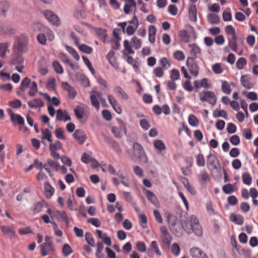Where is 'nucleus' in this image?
I'll return each instance as SVG.
<instances>
[{
	"instance_id": "f257e3e1",
	"label": "nucleus",
	"mask_w": 258,
	"mask_h": 258,
	"mask_svg": "<svg viewBox=\"0 0 258 258\" xmlns=\"http://www.w3.org/2000/svg\"><path fill=\"white\" fill-rule=\"evenodd\" d=\"M167 222L170 231L177 236L182 235L183 229L188 234L194 232L197 236L202 235V228L195 215L191 216L187 223L181 224L175 216L169 215L167 217Z\"/></svg>"
},
{
	"instance_id": "f03ea898",
	"label": "nucleus",
	"mask_w": 258,
	"mask_h": 258,
	"mask_svg": "<svg viewBox=\"0 0 258 258\" xmlns=\"http://www.w3.org/2000/svg\"><path fill=\"white\" fill-rule=\"evenodd\" d=\"M28 44L27 38L25 36H21L17 39L14 45V52L18 56L27 51Z\"/></svg>"
},
{
	"instance_id": "7ed1b4c3",
	"label": "nucleus",
	"mask_w": 258,
	"mask_h": 258,
	"mask_svg": "<svg viewBox=\"0 0 258 258\" xmlns=\"http://www.w3.org/2000/svg\"><path fill=\"white\" fill-rule=\"evenodd\" d=\"M133 154L141 163H147L148 158L142 146L138 143L133 144Z\"/></svg>"
},
{
	"instance_id": "20e7f679",
	"label": "nucleus",
	"mask_w": 258,
	"mask_h": 258,
	"mask_svg": "<svg viewBox=\"0 0 258 258\" xmlns=\"http://www.w3.org/2000/svg\"><path fill=\"white\" fill-rule=\"evenodd\" d=\"M90 100L91 104L97 110L100 108V102L102 105L106 103L105 98L102 97V94L101 92L97 91H92L91 93Z\"/></svg>"
},
{
	"instance_id": "39448f33",
	"label": "nucleus",
	"mask_w": 258,
	"mask_h": 258,
	"mask_svg": "<svg viewBox=\"0 0 258 258\" xmlns=\"http://www.w3.org/2000/svg\"><path fill=\"white\" fill-rule=\"evenodd\" d=\"M200 100L203 102H207L209 104L214 105L217 101V97L212 91H203L199 94Z\"/></svg>"
},
{
	"instance_id": "423d86ee",
	"label": "nucleus",
	"mask_w": 258,
	"mask_h": 258,
	"mask_svg": "<svg viewBox=\"0 0 258 258\" xmlns=\"http://www.w3.org/2000/svg\"><path fill=\"white\" fill-rule=\"evenodd\" d=\"M160 230L161 232L160 238L162 242V246L163 248H169L172 240L167 228L164 226H162Z\"/></svg>"
},
{
	"instance_id": "0eeeda50",
	"label": "nucleus",
	"mask_w": 258,
	"mask_h": 258,
	"mask_svg": "<svg viewBox=\"0 0 258 258\" xmlns=\"http://www.w3.org/2000/svg\"><path fill=\"white\" fill-rule=\"evenodd\" d=\"M117 121L119 126L112 127L111 132L116 138H120L122 137V133L123 132L126 133V127L123 122L120 119H117Z\"/></svg>"
},
{
	"instance_id": "6e6552de",
	"label": "nucleus",
	"mask_w": 258,
	"mask_h": 258,
	"mask_svg": "<svg viewBox=\"0 0 258 258\" xmlns=\"http://www.w3.org/2000/svg\"><path fill=\"white\" fill-rule=\"evenodd\" d=\"M186 63L190 73L194 76H197L199 74V68L196 59L192 58H187Z\"/></svg>"
},
{
	"instance_id": "1a4fd4ad",
	"label": "nucleus",
	"mask_w": 258,
	"mask_h": 258,
	"mask_svg": "<svg viewBox=\"0 0 258 258\" xmlns=\"http://www.w3.org/2000/svg\"><path fill=\"white\" fill-rule=\"evenodd\" d=\"M43 14L46 19L52 25L56 26L60 25L61 22L58 16L52 11L46 10L44 12Z\"/></svg>"
},
{
	"instance_id": "9d476101",
	"label": "nucleus",
	"mask_w": 258,
	"mask_h": 258,
	"mask_svg": "<svg viewBox=\"0 0 258 258\" xmlns=\"http://www.w3.org/2000/svg\"><path fill=\"white\" fill-rule=\"evenodd\" d=\"M41 254L44 256L48 254L55 253V248L53 244L42 243L40 246Z\"/></svg>"
},
{
	"instance_id": "9b49d317",
	"label": "nucleus",
	"mask_w": 258,
	"mask_h": 258,
	"mask_svg": "<svg viewBox=\"0 0 258 258\" xmlns=\"http://www.w3.org/2000/svg\"><path fill=\"white\" fill-rule=\"evenodd\" d=\"M73 137L80 144H84L87 139L85 132L81 130H77L73 134Z\"/></svg>"
},
{
	"instance_id": "f8f14e48",
	"label": "nucleus",
	"mask_w": 258,
	"mask_h": 258,
	"mask_svg": "<svg viewBox=\"0 0 258 258\" xmlns=\"http://www.w3.org/2000/svg\"><path fill=\"white\" fill-rule=\"evenodd\" d=\"M62 88L68 92V97L71 99H74L76 95L77 92L75 89L70 86L67 82H62Z\"/></svg>"
},
{
	"instance_id": "ddd939ff",
	"label": "nucleus",
	"mask_w": 258,
	"mask_h": 258,
	"mask_svg": "<svg viewBox=\"0 0 258 258\" xmlns=\"http://www.w3.org/2000/svg\"><path fill=\"white\" fill-rule=\"evenodd\" d=\"M189 253L192 258H208L206 254L198 247L191 248Z\"/></svg>"
},
{
	"instance_id": "4468645a",
	"label": "nucleus",
	"mask_w": 258,
	"mask_h": 258,
	"mask_svg": "<svg viewBox=\"0 0 258 258\" xmlns=\"http://www.w3.org/2000/svg\"><path fill=\"white\" fill-rule=\"evenodd\" d=\"M108 100L114 111L117 113L120 114L122 112V109L114 97L109 95L108 96Z\"/></svg>"
},
{
	"instance_id": "2eb2a0df",
	"label": "nucleus",
	"mask_w": 258,
	"mask_h": 258,
	"mask_svg": "<svg viewBox=\"0 0 258 258\" xmlns=\"http://www.w3.org/2000/svg\"><path fill=\"white\" fill-rule=\"evenodd\" d=\"M15 33V30L11 26L5 24H1L0 34L13 35Z\"/></svg>"
},
{
	"instance_id": "dca6fc26",
	"label": "nucleus",
	"mask_w": 258,
	"mask_h": 258,
	"mask_svg": "<svg viewBox=\"0 0 258 258\" xmlns=\"http://www.w3.org/2000/svg\"><path fill=\"white\" fill-rule=\"evenodd\" d=\"M0 228L3 234L6 236L12 238L16 235V232L14 229L11 228L9 226L3 225Z\"/></svg>"
},
{
	"instance_id": "f3484780",
	"label": "nucleus",
	"mask_w": 258,
	"mask_h": 258,
	"mask_svg": "<svg viewBox=\"0 0 258 258\" xmlns=\"http://www.w3.org/2000/svg\"><path fill=\"white\" fill-rule=\"evenodd\" d=\"M188 46L191 48L190 51L191 56L188 58H192V59H196L198 57L197 55L200 54L201 52V48L196 44H189Z\"/></svg>"
},
{
	"instance_id": "a211bd4d",
	"label": "nucleus",
	"mask_w": 258,
	"mask_h": 258,
	"mask_svg": "<svg viewBox=\"0 0 258 258\" xmlns=\"http://www.w3.org/2000/svg\"><path fill=\"white\" fill-rule=\"evenodd\" d=\"M56 119L59 121L66 122L71 120V118L66 111L63 112L62 110L58 109L56 111Z\"/></svg>"
},
{
	"instance_id": "6ab92c4d",
	"label": "nucleus",
	"mask_w": 258,
	"mask_h": 258,
	"mask_svg": "<svg viewBox=\"0 0 258 258\" xmlns=\"http://www.w3.org/2000/svg\"><path fill=\"white\" fill-rule=\"evenodd\" d=\"M137 4L135 2V0H127L126 3L125 4L123 8V11L125 14H128L131 12V8H134V12L136 11Z\"/></svg>"
},
{
	"instance_id": "aec40b11",
	"label": "nucleus",
	"mask_w": 258,
	"mask_h": 258,
	"mask_svg": "<svg viewBox=\"0 0 258 258\" xmlns=\"http://www.w3.org/2000/svg\"><path fill=\"white\" fill-rule=\"evenodd\" d=\"M28 106L31 108H41L44 106V103L40 98H35L28 102Z\"/></svg>"
},
{
	"instance_id": "412c9836",
	"label": "nucleus",
	"mask_w": 258,
	"mask_h": 258,
	"mask_svg": "<svg viewBox=\"0 0 258 258\" xmlns=\"http://www.w3.org/2000/svg\"><path fill=\"white\" fill-rule=\"evenodd\" d=\"M105 142L109 145L117 153L119 154L121 152V149L119 144L115 141L112 140L109 138H106Z\"/></svg>"
},
{
	"instance_id": "4be33fe9",
	"label": "nucleus",
	"mask_w": 258,
	"mask_h": 258,
	"mask_svg": "<svg viewBox=\"0 0 258 258\" xmlns=\"http://www.w3.org/2000/svg\"><path fill=\"white\" fill-rule=\"evenodd\" d=\"M194 86L196 88H205L206 89H209L210 88V84L208 83V80L207 78H204L201 80H196L194 82Z\"/></svg>"
},
{
	"instance_id": "5701e85b",
	"label": "nucleus",
	"mask_w": 258,
	"mask_h": 258,
	"mask_svg": "<svg viewBox=\"0 0 258 258\" xmlns=\"http://www.w3.org/2000/svg\"><path fill=\"white\" fill-rule=\"evenodd\" d=\"M54 188L49 184L48 182H45L44 183V192L46 198L50 199L54 194Z\"/></svg>"
},
{
	"instance_id": "b1692460",
	"label": "nucleus",
	"mask_w": 258,
	"mask_h": 258,
	"mask_svg": "<svg viewBox=\"0 0 258 258\" xmlns=\"http://www.w3.org/2000/svg\"><path fill=\"white\" fill-rule=\"evenodd\" d=\"M86 108V105L77 106L74 109V113L78 119L83 118Z\"/></svg>"
},
{
	"instance_id": "393cba45",
	"label": "nucleus",
	"mask_w": 258,
	"mask_h": 258,
	"mask_svg": "<svg viewBox=\"0 0 258 258\" xmlns=\"http://www.w3.org/2000/svg\"><path fill=\"white\" fill-rule=\"evenodd\" d=\"M38 72L42 75H45L48 73L47 69L46 68V62L44 58H41L38 60Z\"/></svg>"
},
{
	"instance_id": "a878e982",
	"label": "nucleus",
	"mask_w": 258,
	"mask_h": 258,
	"mask_svg": "<svg viewBox=\"0 0 258 258\" xmlns=\"http://www.w3.org/2000/svg\"><path fill=\"white\" fill-rule=\"evenodd\" d=\"M188 15L190 21L192 22H196L197 21V8L195 5L191 4L189 5Z\"/></svg>"
},
{
	"instance_id": "bb28decb",
	"label": "nucleus",
	"mask_w": 258,
	"mask_h": 258,
	"mask_svg": "<svg viewBox=\"0 0 258 258\" xmlns=\"http://www.w3.org/2000/svg\"><path fill=\"white\" fill-rule=\"evenodd\" d=\"M156 28L153 25L149 26L148 28L149 41L151 43H154L156 40Z\"/></svg>"
},
{
	"instance_id": "cd10ccee",
	"label": "nucleus",
	"mask_w": 258,
	"mask_h": 258,
	"mask_svg": "<svg viewBox=\"0 0 258 258\" xmlns=\"http://www.w3.org/2000/svg\"><path fill=\"white\" fill-rule=\"evenodd\" d=\"M67 204L69 210L71 211H76V202L74 195H69L67 201Z\"/></svg>"
},
{
	"instance_id": "c85d7f7f",
	"label": "nucleus",
	"mask_w": 258,
	"mask_h": 258,
	"mask_svg": "<svg viewBox=\"0 0 258 258\" xmlns=\"http://www.w3.org/2000/svg\"><path fill=\"white\" fill-rule=\"evenodd\" d=\"M237 36L231 37L228 38V43L229 47L234 52H237L238 45L237 43Z\"/></svg>"
},
{
	"instance_id": "c756f323",
	"label": "nucleus",
	"mask_w": 258,
	"mask_h": 258,
	"mask_svg": "<svg viewBox=\"0 0 258 258\" xmlns=\"http://www.w3.org/2000/svg\"><path fill=\"white\" fill-rule=\"evenodd\" d=\"M114 92L116 95L123 100H127L128 98L127 94L120 86H116L114 89Z\"/></svg>"
},
{
	"instance_id": "7c9ffc66",
	"label": "nucleus",
	"mask_w": 258,
	"mask_h": 258,
	"mask_svg": "<svg viewBox=\"0 0 258 258\" xmlns=\"http://www.w3.org/2000/svg\"><path fill=\"white\" fill-rule=\"evenodd\" d=\"M146 196L148 200L153 205H156L158 204V199L155 195L150 190H146Z\"/></svg>"
},
{
	"instance_id": "2f4dec72",
	"label": "nucleus",
	"mask_w": 258,
	"mask_h": 258,
	"mask_svg": "<svg viewBox=\"0 0 258 258\" xmlns=\"http://www.w3.org/2000/svg\"><path fill=\"white\" fill-rule=\"evenodd\" d=\"M249 79L247 75H242L240 78L241 85L248 89H251L252 87V84L249 82Z\"/></svg>"
},
{
	"instance_id": "473e14b6",
	"label": "nucleus",
	"mask_w": 258,
	"mask_h": 258,
	"mask_svg": "<svg viewBox=\"0 0 258 258\" xmlns=\"http://www.w3.org/2000/svg\"><path fill=\"white\" fill-rule=\"evenodd\" d=\"M96 33L100 40L105 42L107 36L106 30L104 29L98 28L96 29Z\"/></svg>"
},
{
	"instance_id": "72a5a7b5",
	"label": "nucleus",
	"mask_w": 258,
	"mask_h": 258,
	"mask_svg": "<svg viewBox=\"0 0 258 258\" xmlns=\"http://www.w3.org/2000/svg\"><path fill=\"white\" fill-rule=\"evenodd\" d=\"M42 140H47L49 142H52V134L50 131L47 129H42Z\"/></svg>"
},
{
	"instance_id": "f704fd0d",
	"label": "nucleus",
	"mask_w": 258,
	"mask_h": 258,
	"mask_svg": "<svg viewBox=\"0 0 258 258\" xmlns=\"http://www.w3.org/2000/svg\"><path fill=\"white\" fill-rule=\"evenodd\" d=\"M230 220L237 225H242L243 223L244 218L241 215L232 214L230 216Z\"/></svg>"
},
{
	"instance_id": "c9c22d12",
	"label": "nucleus",
	"mask_w": 258,
	"mask_h": 258,
	"mask_svg": "<svg viewBox=\"0 0 258 258\" xmlns=\"http://www.w3.org/2000/svg\"><path fill=\"white\" fill-rule=\"evenodd\" d=\"M207 19L210 24H218L220 22L219 16L214 14H209L207 16Z\"/></svg>"
},
{
	"instance_id": "e433bc0d",
	"label": "nucleus",
	"mask_w": 258,
	"mask_h": 258,
	"mask_svg": "<svg viewBox=\"0 0 258 258\" xmlns=\"http://www.w3.org/2000/svg\"><path fill=\"white\" fill-rule=\"evenodd\" d=\"M81 161L83 163H85L86 164H88L90 163H97V161L95 159L92 158L89 155H88L86 153H84L83 154L82 157H81Z\"/></svg>"
},
{
	"instance_id": "4c0bfd02",
	"label": "nucleus",
	"mask_w": 258,
	"mask_h": 258,
	"mask_svg": "<svg viewBox=\"0 0 258 258\" xmlns=\"http://www.w3.org/2000/svg\"><path fill=\"white\" fill-rule=\"evenodd\" d=\"M11 120L14 123H17L20 126L24 125V119L19 114L13 115Z\"/></svg>"
},
{
	"instance_id": "58836bf2",
	"label": "nucleus",
	"mask_w": 258,
	"mask_h": 258,
	"mask_svg": "<svg viewBox=\"0 0 258 258\" xmlns=\"http://www.w3.org/2000/svg\"><path fill=\"white\" fill-rule=\"evenodd\" d=\"M178 36L180 40L184 43H187L189 40V37L185 30H180L178 32Z\"/></svg>"
},
{
	"instance_id": "ea45409f",
	"label": "nucleus",
	"mask_w": 258,
	"mask_h": 258,
	"mask_svg": "<svg viewBox=\"0 0 258 258\" xmlns=\"http://www.w3.org/2000/svg\"><path fill=\"white\" fill-rule=\"evenodd\" d=\"M9 45L7 42H3L0 43V56L4 58L6 56L7 52L9 51Z\"/></svg>"
},
{
	"instance_id": "a19ab883",
	"label": "nucleus",
	"mask_w": 258,
	"mask_h": 258,
	"mask_svg": "<svg viewBox=\"0 0 258 258\" xmlns=\"http://www.w3.org/2000/svg\"><path fill=\"white\" fill-rule=\"evenodd\" d=\"M31 83V80L28 77H25L21 82V86L20 87V90L22 92H24L27 88L29 87Z\"/></svg>"
},
{
	"instance_id": "79ce46f5",
	"label": "nucleus",
	"mask_w": 258,
	"mask_h": 258,
	"mask_svg": "<svg viewBox=\"0 0 258 258\" xmlns=\"http://www.w3.org/2000/svg\"><path fill=\"white\" fill-rule=\"evenodd\" d=\"M56 214L60 216V217L62 219L63 221H64L67 225L69 224L70 222V220L69 217L68 216L66 212L64 211H58L56 210L55 211Z\"/></svg>"
},
{
	"instance_id": "37998d69",
	"label": "nucleus",
	"mask_w": 258,
	"mask_h": 258,
	"mask_svg": "<svg viewBox=\"0 0 258 258\" xmlns=\"http://www.w3.org/2000/svg\"><path fill=\"white\" fill-rule=\"evenodd\" d=\"M62 148V144L59 141H55L54 143L50 142L49 145L50 151L59 150Z\"/></svg>"
},
{
	"instance_id": "c03bdc74",
	"label": "nucleus",
	"mask_w": 258,
	"mask_h": 258,
	"mask_svg": "<svg viewBox=\"0 0 258 258\" xmlns=\"http://www.w3.org/2000/svg\"><path fill=\"white\" fill-rule=\"evenodd\" d=\"M242 179L245 184L249 185L251 183L252 177L248 172H245L242 174Z\"/></svg>"
},
{
	"instance_id": "a18cd8bd",
	"label": "nucleus",
	"mask_w": 258,
	"mask_h": 258,
	"mask_svg": "<svg viewBox=\"0 0 258 258\" xmlns=\"http://www.w3.org/2000/svg\"><path fill=\"white\" fill-rule=\"evenodd\" d=\"M213 115L214 118L222 117L226 119L228 117L226 112L224 110H215L213 112Z\"/></svg>"
},
{
	"instance_id": "49530a36",
	"label": "nucleus",
	"mask_w": 258,
	"mask_h": 258,
	"mask_svg": "<svg viewBox=\"0 0 258 258\" xmlns=\"http://www.w3.org/2000/svg\"><path fill=\"white\" fill-rule=\"evenodd\" d=\"M9 5L7 2L0 3V15L5 16L9 9Z\"/></svg>"
},
{
	"instance_id": "de8ad7c7",
	"label": "nucleus",
	"mask_w": 258,
	"mask_h": 258,
	"mask_svg": "<svg viewBox=\"0 0 258 258\" xmlns=\"http://www.w3.org/2000/svg\"><path fill=\"white\" fill-rule=\"evenodd\" d=\"M188 121L189 124L192 126H197L199 124L198 118L194 114L189 115Z\"/></svg>"
},
{
	"instance_id": "09e8293b",
	"label": "nucleus",
	"mask_w": 258,
	"mask_h": 258,
	"mask_svg": "<svg viewBox=\"0 0 258 258\" xmlns=\"http://www.w3.org/2000/svg\"><path fill=\"white\" fill-rule=\"evenodd\" d=\"M38 92L37 84L35 82H32L30 87L28 94L30 96H34Z\"/></svg>"
},
{
	"instance_id": "8fccbe9b",
	"label": "nucleus",
	"mask_w": 258,
	"mask_h": 258,
	"mask_svg": "<svg viewBox=\"0 0 258 258\" xmlns=\"http://www.w3.org/2000/svg\"><path fill=\"white\" fill-rule=\"evenodd\" d=\"M197 164L199 167H203L205 165V159L204 155L200 153L196 157Z\"/></svg>"
},
{
	"instance_id": "3c124183",
	"label": "nucleus",
	"mask_w": 258,
	"mask_h": 258,
	"mask_svg": "<svg viewBox=\"0 0 258 258\" xmlns=\"http://www.w3.org/2000/svg\"><path fill=\"white\" fill-rule=\"evenodd\" d=\"M154 146L155 148L160 152L164 150L166 148L165 144L160 140L155 141L154 143Z\"/></svg>"
},
{
	"instance_id": "603ef678",
	"label": "nucleus",
	"mask_w": 258,
	"mask_h": 258,
	"mask_svg": "<svg viewBox=\"0 0 258 258\" xmlns=\"http://www.w3.org/2000/svg\"><path fill=\"white\" fill-rule=\"evenodd\" d=\"M222 90L226 94H229L231 92L230 86L226 81H223L222 82Z\"/></svg>"
},
{
	"instance_id": "864d4df0",
	"label": "nucleus",
	"mask_w": 258,
	"mask_h": 258,
	"mask_svg": "<svg viewBox=\"0 0 258 258\" xmlns=\"http://www.w3.org/2000/svg\"><path fill=\"white\" fill-rule=\"evenodd\" d=\"M131 42L132 43L133 47L136 49H139L142 46L141 40L136 36L132 38Z\"/></svg>"
},
{
	"instance_id": "5fc2aeb1",
	"label": "nucleus",
	"mask_w": 258,
	"mask_h": 258,
	"mask_svg": "<svg viewBox=\"0 0 258 258\" xmlns=\"http://www.w3.org/2000/svg\"><path fill=\"white\" fill-rule=\"evenodd\" d=\"M171 251L175 256L179 255L180 251L179 245L177 243H174L171 246Z\"/></svg>"
},
{
	"instance_id": "6e6d98bb",
	"label": "nucleus",
	"mask_w": 258,
	"mask_h": 258,
	"mask_svg": "<svg viewBox=\"0 0 258 258\" xmlns=\"http://www.w3.org/2000/svg\"><path fill=\"white\" fill-rule=\"evenodd\" d=\"M225 31L227 35H230L231 37L236 36L235 30L232 25L226 26L225 28Z\"/></svg>"
},
{
	"instance_id": "4d7b16f0",
	"label": "nucleus",
	"mask_w": 258,
	"mask_h": 258,
	"mask_svg": "<svg viewBox=\"0 0 258 258\" xmlns=\"http://www.w3.org/2000/svg\"><path fill=\"white\" fill-rule=\"evenodd\" d=\"M85 239L89 245L92 247L95 246V241L90 232H87L86 233Z\"/></svg>"
},
{
	"instance_id": "13d9d810",
	"label": "nucleus",
	"mask_w": 258,
	"mask_h": 258,
	"mask_svg": "<svg viewBox=\"0 0 258 258\" xmlns=\"http://www.w3.org/2000/svg\"><path fill=\"white\" fill-rule=\"evenodd\" d=\"M66 48L68 52H69L75 59L77 60L80 59V56L75 49L68 45L66 46Z\"/></svg>"
},
{
	"instance_id": "bf43d9fd",
	"label": "nucleus",
	"mask_w": 258,
	"mask_h": 258,
	"mask_svg": "<svg viewBox=\"0 0 258 258\" xmlns=\"http://www.w3.org/2000/svg\"><path fill=\"white\" fill-rule=\"evenodd\" d=\"M174 58L178 61L183 60L185 58V56L183 52L181 50H177L173 53Z\"/></svg>"
},
{
	"instance_id": "052dcab7",
	"label": "nucleus",
	"mask_w": 258,
	"mask_h": 258,
	"mask_svg": "<svg viewBox=\"0 0 258 258\" xmlns=\"http://www.w3.org/2000/svg\"><path fill=\"white\" fill-rule=\"evenodd\" d=\"M44 204L45 202L44 201L37 202L35 205L34 209L33 210V213L34 214H37L40 212L44 206Z\"/></svg>"
},
{
	"instance_id": "680f3d73",
	"label": "nucleus",
	"mask_w": 258,
	"mask_h": 258,
	"mask_svg": "<svg viewBox=\"0 0 258 258\" xmlns=\"http://www.w3.org/2000/svg\"><path fill=\"white\" fill-rule=\"evenodd\" d=\"M79 49L80 51L86 53L87 54H90L93 51V49L90 46H89L86 44H81L79 46Z\"/></svg>"
},
{
	"instance_id": "e2e57ef3",
	"label": "nucleus",
	"mask_w": 258,
	"mask_h": 258,
	"mask_svg": "<svg viewBox=\"0 0 258 258\" xmlns=\"http://www.w3.org/2000/svg\"><path fill=\"white\" fill-rule=\"evenodd\" d=\"M247 61L244 57L239 58L236 62V67L239 70H241L246 64Z\"/></svg>"
},
{
	"instance_id": "0e129e2a",
	"label": "nucleus",
	"mask_w": 258,
	"mask_h": 258,
	"mask_svg": "<svg viewBox=\"0 0 258 258\" xmlns=\"http://www.w3.org/2000/svg\"><path fill=\"white\" fill-rule=\"evenodd\" d=\"M160 64L164 69H167L171 66L170 61L166 57H163L160 59Z\"/></svg>"
},
{
	"instance_id": "69168bd1",
	"label": "nucleus",
	"mask_w": 258,
	"mask_h": 258,
	"mask_svg": "<svg viewBox=\"0 0 258 258\" xmlns=\"http://www.w3.org/2000/svg\"><path fill=\"white\" fill-rule=\"evenodd\" d=\"M53 67L57 73L61 74L63 73V68L58 61H54L53 62Z\"/></svg>"
},
{
	"instance_id": "338daca9",
	"label": "nucleus",
	"mask_w": 258,
	"mask_h": 258,
	"mask_svg": "<svg viewBox=\"0 0 258 258\" xmlns=\"http://www.w3.org/2000/svg\"><path fill=\"white\" fill-rule=\"evenodd\" d=\"M222 190L226 194H231L234 191L233 186L230 183L226 184L223 186Z\"/></svg>"
},
{
	"instance_id": "774afa93",
	"label": "nucleus",
	"mask_w": 258,
	"mask_h": 258,
	"mask_svg": "<svg viewBox=\"0 0 258 258\" xmlns=\"http://www.w3.org/2000/svg\"><path fill=\"white\" fill-rule=\"evenodd\" d=\"M151 248L159 256L161 255V252L159 248L158 243L156 241H152L151 243Z\"/></svg>"
}]
</instances>
